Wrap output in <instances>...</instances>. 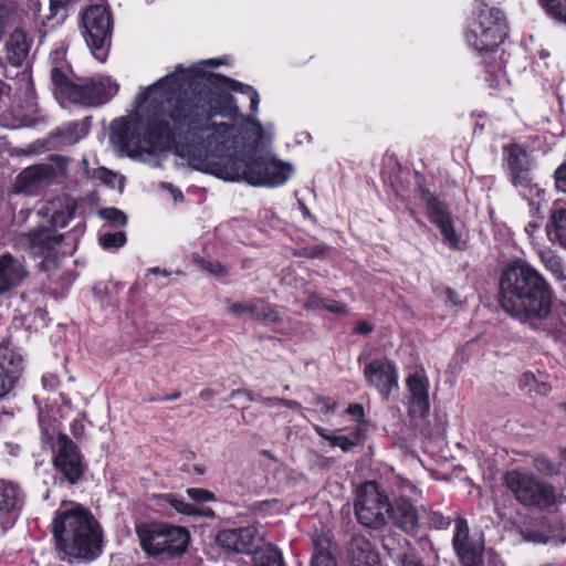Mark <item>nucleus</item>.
Segmentation results:
<instances>
[{"mask_svg": "<svg viewBox=\"0 0 566 566\" xmlns=\"http://www.w3.org/2000/svg\"><path fill=\"white\" fill-rule=\"evenodd\" d=\"M196 72L179 66L148 86L137 99L142 116L114 120L112 139L132 153L174 148L191 168L226 181L264 188L285 185L294 165L258 151L272 142L273 125L251 116L224 120L211 114L202 96L193 93Z\"/></svg>", "mask_w": 566, "mask_h": 566, "instance_id": "nucleus-1", "label": "nucleus"}, {"mask_svg": "<svg viewBox=\"0 0 566 566\" xmlns=\"http://www.w3.org/2000/svg\"><path fill=\"white\" fill-rule=\"evenodd\" d=\"M554 292L544 275L528 262H510L500 277V305L524 323L544 321L553 306Z\"/></svg>", "mask_w": 566, "mask_h": 566, "instance_id": "nucleus-2", "label": "nucleus"}, {"mask_svg": "<svg viewBox=\"0 0 566 566\" xmlns=\"http://www.w3.org/2000/svg\"><path fill=\"white\" fill-rule=\"evenodd\" d=\"M52 531L61 559L91 562L102 553V531L82 505L63 502L52 521Z\"/></svg>", "mask_w": 566, "mask_h": 566, "instance_id": "nucleus-3", "label": "nucleus"}, {"mask_svg": "<svg viewBox=\"0 0 566 566\" xmlns=\"http://www.w3.org/2000/svg\"><path fill=\"white\" fill-rule=\"evenodd\" d=\"M483 8L468 24L465 41L469 46L480 54L496 53L499 45L506 36L504 17L499 9L489 8L481 2Z\"/></svg>", "mask_w": 566, "mask_h": 566, "instance_id": "nucleus-4", "label": "nucleus"}, {"mask_svg": "<svg viewBox=\"0 0 566 566\" xmlns=\"http://www.w3.org/2000/svg\"><path fill=\"white\" fill-rule=\"evenodd\" d=\"M504 484L514 499L525 506L551 507L560 496L552 484L525 469L507 471L504 475Z\"/></svg>", "mask_w": 566, "mask_h": 566, "instance_id": "nucleus-5", "label": "nucleus"}, {"mask_svg": "<svg viewBox=\"0 0 566 566\" xmlns=\"http://www.w3.org/2000/svg\"><path fill=\"white\" fill-rule=\"evenodd\" d=\"M136 532L143 549L150 556L182 554L189 543V533L181 526L168 524H142Z\"/></svg>", "mask_w": 566, "mask_h": 566, "instance_id": "nucleus-6", "label": "nucleus"}, {"mask_svg": "<svg viewBox=\"0 0 566 566\" xmlns=\"http://www.w3.org/2000/svg\"><path fill=\"white\" fill-rule=\"evenodd\" d=\"M63 239L50 228L34 229L14 239V247L24 250L39 260L41 270L51 272L59 263V248Z\"/></svg>", "mask_w": 566, "mask_h": 566, "instance_id": "nucleus-7", "label": "nucleus"}, {"mask_svg": "<svg viewBox=\"0 0 566 566\" xmlns=\"http://www.w3.org/2000/svg\"><path fill=\"white\" fill-rule=\"evenodd\" d=\"M85 40L92 54L99 62L107 56L112 33V17L107 7L102 4L91 6L83 14Z\"/></svg>", "mask_w": 566, "mask_h": 566, "instance_id": "nucleus-8", "label": "nucleus"}, {"mask_svg": "<svg viewBox=\"0 0 566 566\" xmlns=\"http://www.w3.org/2000/svg\"><path fill=\"white\" fill-rule=\"evenodd\" d=\"M354 507L358 522L365 526L379 528L387 522L388 497L375 482L359 486Z\"/></svg>", "mask_w": 566, "mask_h": 566, "instance_id": "nucleus-9", "label": "nucleus"}, {"mask_svg": "<svg viewBox=\"0 0 566 566\" xmlns=\"http://www.w3.org/2000/svg\"><path fill=\"white\" fill-rule=\"evenodd\" d=\"M52 451L56 472L70 484H75L86 469L84 457L77 446L66 434H59Z\"/></svg>", "mask_w": 566, "mask_h": 566, "instance_id": "nucleus-10", "label": "nucleus"}, {"mask_svg": "<svg viewBox=\"0 0 566 566\" xmlns=\"http://www.w3.org/2000/svg\"><path fill=\"white\" fill-rule=\"evenodd\" d=\"M23 368L24 358L21 349L12 336L3 337L0 342V398L13 390Z\"/></svg>", "mask_w": 566, "mask_h": 566, "instance_id": "nucleus-11", "label": "nucleus"}, {"mask_svg": "<svg viewBox=\"0 0 566 566\" xmlns=\"http://www.w3.org/2000/svg\"><path fill=\"white\" fill-rule=\"evenodd\" d=\"M40 7L41 4L38 0H30L32 13L25 12L19 15L17 21L20 23V27H17L12 31L6 43L8 59L13 65H21L29 54L30 40L28 39L27 30L38 28L36 20L39 18Z\"/></svg>", "mask_w": 566, "mask_h": 566, "instance_id": "nucleus-12", "label": "nucleus"}, {"mask_svg": "<svg viewBox=\"0 0 566 566\" xmlns=\"http://www.w3.org/2000/svg\"><path fill=\"white\" fill-rule=\"evenodd\" d=\"M364 376L369 386L377 389L384 399H389L394 388L398 387L396 364L386 358H375L364 367Z\"/></svg>", "mask_w": 566, "mask_h": 566, "instance_id": "nucleus-13", "label": "nucleus"}, {"mask_svg": "<svg viewBox=\"0 0 566 566\" xmlns=\"http://www.w3.org/2000/svg\"><path fill=\"white\" fill-rule=\"evenodd\" d=\"M402 495L397 497L392 504L388 503L387 514L397 527L406 533H411L419 526V514L407 495L418 494L420 490L411 482H406L402 484Z\"/></svg>", "mask_w": 566, "mask_h": 566, "instance_id": "nucleus-14", "label": "nucleus"}, {"mask_svg": "<svg viewBox=\"0 0 566 566\" xmlns=\"http://www.w3.org/2000/svg\"><path fill=\"white\" fill-rule=\"evenodd\" d=\"M73 95V103L97 106L108 102L118 92V84L108 76H94L78 84Z\"/></svg>", "mask_w": 566, "mask_h": 566, "instance_id": "nucleus-15", "label": "nucleus"}, {"mask_svg": "<svg viewBox=\"0 0 566 566\" xmlns=\"http://www.w3.org/2000/svg\"><path fill=\"white\" fill-rule=\"evenodd\" d=\"M422 200L427 206L428 218L439 228L444 243L451 249H460L461 240L453 228L450 212L444 202L431 196L429 192H423Z\"/></svg>", "mask_w": 566, "mask_h": 566, "instance_id": "nucleus-16", "label": "nucleus"}, {"mask_svg": "<svg viewBox=\"0 0 566 566\" xmlns=\"http://www.w3.org/2000/svg\"><path fill=\"white\" fill-rule=\"evenodd\" d=\"M408 412L411 417L423 418L429 413V379L424 370H416L406 379Z\"/></svg>", "mask_w": 566, "mask_h": 566, "instance_id": "nucleus-17", "label": "nucleus"}, {"mask_svg": "<svg viewBox=\"0 0 566 566\" xmlns=\"http://www.w3.org/2000/svg\"><path fill=\"white\" fill-rule=\"evenodd\" d=\"M262 535L256 525L222 530L217 535L218 544L227 551L249 554L253 552Z\"/></svg>", "mask_w": 566, "mask_h": 566, "instance_id": "nucleus-18", "label": "nucleus"}, {"mask_svg": "<svg viewBox=\"0 0 566 566\" xmlns=\"http://www.w3.org/2000/svg\"><path fill=\"white\" fill-rule=\"evenodd\" d=\"M22 502L23 494L18 485L0 481V535L14 525Z\"/></svg>", "mask_w": 566, "mask_h": 566, "instance_id": "nucleus-19", "label": "nucleus"}, {"mask_svg": "<svg viewBox=\"0 0 566 566\" xmlns=\"http://www.w3.org/2000/svg\"><path fill=\"white\" fill-rule=\"evenodd\" d=\"M25 262L11 253L0 256V295H6L20 287L28 279Z\"/></svg>", "mask_w": 566, "mask_h": 566, "instance_id": "nucleus-20", "label": "nucleus"}, {"mask_svg": "<svg viewBox=\"0 0 566 566\" xmlns=\"http://www.w3.org/2000/svg\"><path fill=\"white\" fill-rule=\"evenodd\" d=\"M55 178V170L51 165L40 164L27 167L17 177L15 192L33 193L40 187L50 184Z\"/></svg>", "mask_w": 566, "mask_h": 566, "instance_id": "nucleus-21", "label": "nucleus"}, {"mask_svg": "<svg viewBox=\"0 0 566 566\" xmlns=\"http://www.w3.org/2000/svg\"><path fill=\"white\" fill-rule=\"evenodd\" d=\"M453 547L464 566H478L481 562V547L469 541V525L458 518L453 535Z\"/></svg>", "mask_w": 566, "mask_h": 566, "instance_id": "nucleus-22", "label": "nucleus"}, {"mask_svg": "<svg viewBox=\"0 0 566 566\" xmlns=\"http://www.w3.org/2000/svg\"><path fill=\"white\" fill-rule=\"evenodd\" d=\"M549 242L566 250V203L555 200L546 224Z\"/></svg>", "mask_w": 566, "mask_h": 566, "instance_id": "nucleus-23", "label": "nucleus"}, {"mask_svg": "<svg viewBox=\"0 0 566 566\" xmlns=\"http://www.w3.org/2000/svg\"><path fill=\"white\" fill-rule=\"evenodd\" d=\"M349 553L355 566H376L379 563V555L370 541L364 535L352 538Z\"/></svg>", "mask_w": 566, "mask_h": 566, "instance_id": "nucleus-24", "label": "nucleus"}, {"mask_svg": "<svg viewBox=\"0 0 566 566\" xmlns=\"http://www.w3.org/2000/svg\"><path fill=\"white\" fill-rule=\"evenodd\" d=\"M513 185L520 193L531 202L532 206H539L544 190L533 182L531 170H521L511 174Z\"/></svg>", "mask_w": 566, "mask_h": 566, "instance_id": "nucleus-25", "label": "nucleus"}, {"mask_svg": "<svg viewBox=\"0 0 566 566\" xmlns=\"http://www.w3.org/2000/svg\"><path fill=\"white\" fill-rule=\"evenodd\" d=\"M541 264L548 271L556 281L566 282V266L563 258L551 248L537 250Z\"/></svg>", "mask_w": 566, "mask_h": 566, "instance_id": "nucleus-26", "label": "nucleus"}, {"mask_svg": "<svg viewBox=\"0 0 566 566\" xmlns=\"http://www.w3.org/2000/svg\"><path fill=\"white\" fill-rule=\"evenodd\" d=\"M504 154L510 167L511 174L532 169V160L528 153L517 144H511L504 147Z\"/></svg>", "mask_w": 566, "mask_h": 566, "instance_id": "nucleus-27", "label": "nucleus"}, {"mask_svg": "<svg viewBox=\"0 0 566 566\" xmlns=\"http://www.w3.org/2000/svg\"><path fill=\"white\" fill-rule=\"evenodd\" d=\"M314 430L319 437L328 441L332 447L340 448L344 452H348L354 447H356L358 444V441L360 440V437L363 436V429L360 428H357L354 431L353 438L333 434L327 429L321 426H315Z\"/></svg>", "mask_w": 566, "mask_h": 566, "instance_id": "nucleus-28", "label": "nucleus"}, {"mask_svg": "<svg viewBox=\"0 0 566 566\" xmlns=\"http://www.w3.org/2000/svg\"><path fill=\"white\" fill-rule=\"evenodd\" d=\"M87 128L85 125L72 122L60 127L54 137L57 139V144L61 146H69L77 143L87 135Z\"/></svg>", "mask_w": 566, "mask_h": 566, "instance_id": "nucleus-29", "label": "nucleus"}, {"mask_svg": "<svg viewBox=\"0 0 566 566\" xmlns=\"http://www.w3.org/2000/svg\"><path fill=\"white\" fill-rule=\"evenodd\" d=\"M254 566H285L281 552L272 544H265L253 551Z\"/></svg>", "mask_w": 566, "mask_h": 566, "instance_id": "nucleus-30", "label": "nucleus"}, {"mask_svg": "<svg viewBox=\"0 0 566 566\" xmlns=\"http://www.w3.org/2000/svg\"><path fill=\"white\" fill-rule=\"evenodd\" d=\"M51 78L54 84L56 98L73 103L74 91L78 88L80 85L71 83L57 67L51 71Z\"/></svg>", "mask_w": 566, "mask_h": 566, "instance_id": "nucleus-31", "label": "nucleus"}, {"mask_svg": "<svg viewBox=\"0 0 566 566\" xmlns=\"http://www.w3.org/2000/svg\"><path fill=\"white\" fill-rule=\"evenodd\" d=\"M168 503L171 507H174L178 513L185 514L188 516H202L208 518L214 517V511L208 506H198L196 504H191L184 499L169 495Z\"/></svg>", "mask_w": 566, "mask_h": 566, "instance_id": "nucleus-32", "label": "nucleus"}, {"mask_svg": "<svg viewBox=\"0 0 566 566\" xmlns=\"http://www.w3.org/2000/svg\"><path fill=\"white\" fill-rule=\"evenodd\" d=\"M222 81L230 90L247 95L250 98V109L252 112H258L260 96L252 86L228 77H223Z\"/></svg>", "mask_w": 566, "mask_h": 566, "instance_id": "nucleus-33", "label": "nucleus"}, {"mask_svg": "<svg viewBox=\"0 0 566 566\" xmlns=\"http://www.w3.org/2000/svg\"><path fill=\"white\" fill-rule=\"evenodd\" d=\"M260 307V300L251 301V302H227V311L229 314L235 317H242L243 315H249L251 318L255 319L258 314V308Z\"/></svg>", "mask_w": 566, "mask_h": 566, "instance_id": "nucleus-34", "label": "nucleus"}, {"mask_svg": "<svg viewBox=\"0 0 566 566\" xmlns=\"http://www.w3.org/2000/svg\"><path fill=\"white\" fill-rule=\"evenodd\" d=\"M539 2L552 18L566 23V0H539Z\"/></svg>", "mask_w": 566, "mask_h": 566, "instance_id": "nucleus-35", "label": "nucleus"}, {"mask_svg": "<svg viewBox=\"0 0 566 566\" xmlns=\"http://www.w3.org/2000/svg\"><path fill=\"white\" fill-rule=\"evenodd\" d=\"M255 319L262 321L266 324H277L282 322V316L279 310L260 300V307L258 308Z\"/></svg>", "mask_w": 566, "mask_h": 566, "instance_id": "nucleus-36", "label": "nucleus"}, {"mask_svg": "<svg viewBox=\"0 0 566 566\" xmlns=\"http://www.w3.org/2000/svg\"><path fill=\"white\" fill-rule=\"evenodd\" d=\"M98 241L99 244L106 250L118 249L126 243V235L122 231L114 233L105 232L99 235Z\"/></svg>", "mask_w": 566, "mask_h": 566, "instance_id": "nucleus-37", "label": "nucleus"}, {"mask_svg": "<svg viewBox=\"0 0 566 566\" xmlns=\"http://www.w3.org/2000/svg\"><path fill=\"white\" fill-rule=\"evenodd\" d=\"M99 217L114 226H125L127 216L117 208H104L98 212Z\"/></svg>", "mask_w": 566, "mask_h": 566, "instance_id": "nucleus-38", "label": "nucleus"}, {"mask_svg": "<svg viewBox=\"0 0 566 566\" xmlns=\"http://www.w3.org/2000/svg\"><path fill=\"white\" fill-rule=\"evenodd\" d=\"M398 566H424L422 558L413 548L399 553L396 557Z\"/></svg>", "mask_w": 566, "mask_h": 566, "instance_id": "nucleus-39", "label": "nucleus"}, {"mask_svg": "<svg viewBox=\"0 0 566 566\" xmlns=\"http://www.w3.org/2000/svg\"><path fill=\"white\" fill-rule=\"evenodd\" d=\"M186 493L197 504L214 502L217 500L216 494L207 489L189 488L186 490Z\"/></svg>", "mask_w": 566, "mask_h": 566, "instance_id": "nucleus-40", "label": "nucleus"}, {"mask_svg": "<svg viewBox=\"0 0 566 566\" xmlns=\"http://www.w3.org/2000/svg\"><path fill=\"white\" fill-rule=\"evenodd\" d=\"M534 465L539 473L545 475H556L559 472L558 467L543 455L534 459Z\"/></svg>", "mask_w": 566, "mask_h": 566, "instance_id": "nucleus-41", "label": "nucleus"}, {"mask_svg": "<svg viewBox=\"0 0 566 566\" xmlns=\"http://www.w3.org/2000/svg\"><path fill=\"white\" fill-rule=\"evenodd\" d=\"M312 566H336L331 553L324 547H316L313 554Z\"/></svg>", "mask_w": 566, "mask_h": 566, "instance_id": "nucleus-42", "label": "nucleus"}, {"mask_svg": "<svg viewBox=\"0 0 566 566\" xmlns=\"http://www.w3.org/2000/svg\"><path fill=\"white\" fill-rule=\"evenodd\" d=\"M200 264L203 270L208 271L209 273L216 275V276H223L228 274V269L224 268L222 264L216 261H208V260H201Z\"/></svg>", "mask_w": 566, "mask_h": 566, "instance_id": "nucleus-43", "label": "nucleus"}, {"mask_svg": "<svg viewBox=\"0 0 566 566\" xmlns=\"http://www.w3.org/2000/svg\"><path fill=\"white\" fill-rule=\"evenodd\" d=\"M428 520L429 524L438 530L447 528L450 525V518L439 512H431Z\"/></svg>", "mask_w": 566, "mask_h": 566, "instance_id": "nucleus-44", "label": "nucleus"}, {"mask_svg": "<svg viewBox=\"0 0 566 566\" xmlns=\"http://www.w3.org/2000/svg\"><path fill=\"white\" fill-rule=\"evenodd\" d=\"M555 187L560 192H566V161L555 171Z\"/></svg>", "mask_w": 566, "mask_h": 566, "instance_id": "nucleus-45", "label": "nucleus"}, {"mask_svg": "<svg viewBox=\"0 0 566 566\" xmlns=\"http://www.w3.org/2000/svg\"><path fill=\"white\" fill-rule=\"evenodd\" d=\"M323 308L331 313H334V314H339V315L348 314V310H347L346 305H344L337 301H334V300H325Z\"/></svg>", "mask_w": 566, "mask_h": 566, "instance_id": "nucleus-46", "label": "nucleus"}, {"mask_svg": "<svg viewBox=\"0 0 566 566\" xmlns=\"http://www.w3.org/2000/svg\"><path fill=\"white\" fill-rule=\"evenodd\" d=\"M325 252V248L321 245L307 247L296 252L297 255L306 256L310 259L321 258Z\"/></svg>", "mask_w": 566, "mask_h": 566, "instance_id": "nucleus-47", "label": "nucleus"}, {"mask_svg": "<svg viewBox=\"0 0 566 566\" xmlns=\"http://www.w3.org/2000/svg\"><path fill=\"white\" fill-rule=\"evenodd\" d=\"M74 0H50L51 18L57 15L60 11L66 10Z\"/></svg>", "mask_w": 566, "mask_h": 566, "instance_id": "nucleus-48", "label": "nucleus"}, {"mask_svg": "<svg viewBox=\"0 0 566 566\" xmlns=\"http://www.w3.org/2000/svg\"><path fill=\"white\" fill-rule=\"evenodd\" d=\"M324 302H325V298H322L316 293H311L307 296V300H306V303H305V307L307 310L323 308Z\"/></svg>", "mask_w": 566, "mask_h": 566, "instance_id": "nucleus-49", "label": "nucleus"}, {"mask_svg": "<svg viewBox=\"0 0 566 566\" xmlns=\"http://www.w3.org/2000/svg\"><path fill=\"white\" fill-rule=\"evenodd\" d=\"M314 401L315 403L321 405L325 412H333L336 408V402L326 397L318 396Z\"/></svg>", "mask_w": 566, "mask_h": 566, "instance_id": "nucleus-50", "label": "nucleus"}, {"mask_svg": "<svg viewBox=\"0 0 566 566\" xmlns=\"http://www.w3.org/2000/svg\"><path fill=\"white\" fill-rule=\"evenodd\" d=\"M160 188L167 190L174 198L175 201H181L184 200V195L180 189L175 187L172 184L169 182H161Z\"/></svg>", "mask_w": 566, "mask_h": 566, "instance_id": "nucleus-51", "label": "nucleus"}, {"mask_svg": "<svg viewBox=\"0 0 566 566\" xmlns=\"http://www.w3.org/2000/svg\"><path fill=\"white\" fill-rule=\"evenodd\" d=\"M347 413L350 415L356 421H361L364 418V408L359 403L349 405L346 409Z\"/></svg>", "mask_w": 566, "mask_h": 566, "instance_id": "nucleus-52", "label": "nucleus"}, {"mask_svg": "<svg viewBox=\"0 0 566 566\" xmlns=\"http://www.w3.org/2000/svg\"><path fill=\"white\" fill-rule=\"evenodd\" d=\"M42 385L44 389L54 390L59 386V380L54 375L48 374L42 377Z\"/></svg>", "mask_w": 566, "mask_h": 566, "instance_id": "nucleus-53", "label": "nucleus"}, {"mask_svg": "<svg viewBox=\"0 0 566 566\" xmlns=\"http://www.w3.org/2000/svg\"><path fill=\"white\" fill-rule=\"evenodd\" d=\"M537 55H538V60H536L534 62V67H535V72L542 73L541 62H543V66H545V67L548 65L546 60L549 57V52L542 49L538 51Z\"/></svg>", "mask_w": 566, "mask_h": 566, "instance_id": "nucleus-54", "label": "nucleus"}, {"mask_svg": "<svg viewBox=\"0 0 566 566\" xmlns=\"http://www.w3.org/2000/svg\"><path fill=\"white\" fill-rule=\"evenodd\" d=\"M536 384H537V379L534 374H532V373L523 374V376L521 378L522 386L530 387V389L533 390Z\"/></svg>", "mask_w": 566, "mask_h": 566, "instance_id": "nucleus-55", "label": "nucleus"}, {"mask_svg": "<svg viewBox=\"0 0 566 566\" xmlns=\"http://www.w3.org/2000/svg\"><path fill=\"white\" fill-rule=\"evenodd\" d=\"M488 72L495 73L496 75V84L500 85L501 81L504 80V73L502 71V65L499 63L495 66H492L491 64H486Z\"/></svg>", "mask_w": 566, "mask_h": 566, "instance_id": "nucleus-56", "label": "nucleus"}, {"mask_svg": "<svg viewBox=\"0 0 566 566\" xmlns=\"http://www.w3.org/2000/svg\"><path fill=\"white\" fill-rule=\"evenodd\" d=\"M355 331L359 334L366 335L373 332V326L367 322H359Z\"/></svg>", "mask_w": 566, "mask_h": 566, "instance_id": "nucleus-57", "label": "nucleus"}, {"mask_svg": "<svg viewBox=\"0 0 566 566\" xmlns=\"http://www.w3.org/2000/svg\"><path fill=\"white\" fill-rule=\"evenodd\" d=\"M281 398H260L258 399L264 407L281 406Z\"/></svg>", "mask_w": 566, "mask_h": 566, "instance_id": "nucleus-58", "label": "nucleus"}, {"mask_svg": "<svg viewBox=\"0 0 566 566\" xmlns=\"http://www.w3.org/2000/svg\"><path fill=\"white\" fill-rule=\"evenodd\" d=\"M536 392L541 394V395H546L549 390H551V387L545 384V382H538L535 385L534 389Z\"/></svg>", "mask_w": 566, "mask_h": 566, "instance_id": "nucleus-59", "label": "nucleus"}, {"mask_svg": "<svg viewBox=\"0 0 566 566\" xmlns=\"http://www.w3.org/2000/svg\"><path fill=\"white\" fill-rule=\"evenodd\" d=\"M538 230V224L536 222H530L526 227H525V232L530 235V237H534L535 233L537 232Z\"/></svg>", "mask_w": 566, "mask_h": 566, "instance_id": "nucleus-60", "label": "nucleus"}, {"mask_svg": "<svg viewBox=\"0 0 566 566\" xmlns=\"http://www.w3.org/2000/svg\"><path fill=\"white\" fill-rule=\"evenodd\" d=\"M281 406H285L291 409H297L300 407V403L294 400H286L281 398Z\"/></svg>", "mask_w": 566, "mask_h": 566, "instance_id": "nucleus-61", "label": "nucleus"}, {"mask_svg": "<svg viewBox=\"0 0 566 566\" xmlns=\"http://www.w3.org/2000/svg\"><path fill=\"white\" fill-rule=\"evenodd\" d=\"M23 125H28V123H25L24 120H17L12 124H8V123H4V122H1L0 120V126H6V127H9V128H18V127H21Z\"/></svg>", "mask_w": 566, "mask_h": 566, "instance_id": "nucleus-62", "label": "nucleus"}, {"mask_svg": "<svg viewBox=\"0 0 566 566\" xmlns=\"http://www.w3.org/2000/svg\"><path fill=\"white\" fill-rule=\"evenodd\" d=\"M149 273L151 274H158V275H161L164 277H168L169 273L166 271V270H161L159 268H151L148 270Z\"/></svg>", "mask_w": 566, "mask_h": 566, "instance_id": "nucleus-63", "label": "nucleus"}, {"mask_svg": "<svg viewBox=\"0 0 566 566\" xmlns=\"http://www.w3.org/2000/svg\"><path fill=\"white\" fill-rule=\"evenodd\" d=\"M83 431V424L78 421H74L73 423V433L75 436H80Z\"/></svg>", "mask_w": 566, "mask_h": 566, "instance_id": "nucleus-64", "label": "nucleus"}]
</instances>
